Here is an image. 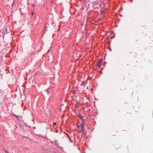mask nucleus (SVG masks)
Segmentation results:
<instances>
[{
	"label": "nucleus",
	"instance_id": "f257e3e1",
	"mask_svg": "<svg viewBox=\"0 0 153 153\" xmlns=\"http://www.w3.org/2000/svg\"><path fill=\"white\" fill-rule=\"evenodd\" d=\"M80 118L82 119V124L81 125V131L80 130L79 132H81L83 134H85V130L84 129V121L83 119H82V117L80 116Z\"/></svg>",
	"mask_w": 153,
	"mask_h": 153
},
{
	"label": "nucleus",
	"instance_id": "f03ea898",
	"mask_svg": "<svg viewBox=\"0 0 153 153\" xmlns=\"http://www.w3.org/2000/svg\"><path fill=\"white\" fill-rule=\"evenodd\" d=\"M102 62V60H100L98 61L97 64V65L99 68H100L101 67V64Z\"/></svg>",
	"mask_w": 153,
	"mask_h": 153
},
{
	"label": "nucleus",
	"instance_id": "7ed1b4c3",
	"mask_svg": "<svg viewBox=\"0 0 153 153\" xmlns=\"http://www.w3.org/2000/svg\"><path fill=\"white\" fill-rule=\"evenodd\" d=\"M7 28H5L4 30V32L5 33H7Z\"/></svg>",
	"mask_w": 153,
	"mask_h": 153
},
{
	"label": "nucleus",
	"instance_id": "20e7f679",
	"mask_svg": "<svg viewBox=\"0 0 153 153\" xmlns=\"http://www.w3.org/2000/svg\"><path fill=\"white\" fill-rule=\"evenodd\" d=\"M46 26L44 28L43 30V33H45V31H46Z\"/></svg>",
	"mask_w": 153,
	"mask_h": 153
},
{
	"label": "nucleus",
	"instance_id": "39448f33",
	"mask_svg": "<svg viewBox=\"0 0 153 153\" xmlns=\"http://www.w3.org/2000/svg\"><path fill=\"white\" fill-rule=\"evenodd\" d=\"M4 151L5 153H9L8 151L7 150H5Z\"/></svg>",
	"mask_w": 153,
	"mask_h": 153
},
{
	"label": "nucleus",
	"instance_id": "423d86ee",
	"mask_svg": "<svg viewBox=\"0 0 153 153\" xmlns=\"http://www.w3.org/2000/svg\"><path fill=\"white\" fill-rule=\"evenodd\" d=\"M81 125H79V126H77V127H78V128H80V127L81 128Z\"/></svg>",
	"mask_w": 153,
	"mask_h": 153
},
{
	"label": "nucleus",
	"instance_id": "0eeeda50",
	"mask_svg": "<svg viewBox=\"0 0 153 153\" xmlns=\"http://www.w3.org/2000/svg\"><path fill=\"white\" fill-rule=\"evenodd\" d=\"M53 124L54 125H56V123H53Z\"/></svg>",
	"mask_w": 153,
	"mask_h": 153
},
{
	"label": "nucleus",
	"instance_id": "6e6552de",
	"mask_svg": "<svg viewBox=\"0 0 153 153\" xmlns=\"http://www.w3.org/2000/svg\"><path fill=\"white\" fill-rule=\"evenodd\" d=\"M75 91H74L73 92V93L74 94H75Z\"/></svg>",
	"mask_w": 153,
	"mask_h": 153
},
{
	"label": "nucleus",
	"instance_id": "1a4fd4ad",
	"mask_svg": "<svg viewBox=\"0 0 153 153\" xmlns=\"http://www.w3.org/2000/svg\"><path fill=\"white\" fill-rule=\"evenodd\" d=\"M32 6H33V8L34 7V4H32Z\"/></svg>",
	"mask_w": 153,
	"mask_h": 153
},
{
	"label": "nucleus",
	"instance_id": "9d476101",
	"mask_svg": "<svg viewBox=\"0 0 153 153\" xmlns=\"http://www.w3.org/2000/svg\"><path fill=\"white\" fill-rule=\"evenodd\" d=\"M100 12L102 14L103 13V12H102V10H101Z\"/></svg>",
	"mask_w": 153,
	"mask_h": 153
},
{
	"label": "nucleus",
	"instance_id": "9b49d317",
	"mask_svg": "<svg viewBox=\"0 0 153 153\" xmlns=\"http://www.w3.org/2000/svg\"><path fill=\"white\" fill-rule=\"evenodd\" d=\"M34 14V12H32V15H33V14Z\"/></svg>",
	"mask_w": 153,
	"mask_h": 153
},
{
	"label": "nucleus",
	"instance_id": "f8f14e48",
	"mask_svg": "<svg viewBox=\"0 0 153 153\" xmlns=\"http://www.w3.org/2000/svg\"><path fill=\"white\" fill-rule=\"evenodd\" d=\"M107 38L109 39V37H108Z\"/></svg>",
	"mask_w": 153,
	"mask_h": 153
},
{
	"label": "nucleus",
	"instance_id": "ddd939ff",
	"mask_svg": "<svg viewBox=\"0 0 153 153\" xmlns=\"http://www.w3.org/2000/svg\"><path fill=\"white\" fill-rule=\"evenodd\" d=\"M110 51H111V49H110Z\"/></svg>",
	"mask_w": 153,
	"mask_h": 153
},
{
	"label": "nucleus",
	"instance_id": "4468645a",
	"mask_svg": "<svg viewBox=\"0 0 153 153\" xmlns=\"http://www.w3.org/2000/svg\"><path fill=\"white\" fill-rule=\"evenodd\" d=\"M1 135V133H0V135Z\"/></svg>",
	"mask_w": 153,
	"mask_h": 153
}]
</instances>
